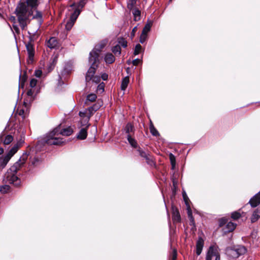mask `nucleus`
<instances>
[{
    "label": "nucleus",
    "mask_w": 260,
    "mask_h": 260,
    "mask_svg": "<svg viewBox=\"0 0 260 260\" xmlns=\"http://www.w3.org/2000/svg\"><path fill=\"white\" fill-rule=\"evenodd\" d=\"M38 5V0H27L26 4L24 3L19 4L16 8L15 13L20 27L24 29L29 23V17L32 14L31 9L36 8Z\"/></svg>",
    "instance_id": "nucleus-1"
},
{
    "label": "nucleus",
    "mask_w": 260,
    "mask_h": 260,
    "mask_svg": "<svg viewBox=\"0 0 260 260\" xmlns=\"http://www.w3.org/2000/svg\"><path fill=\"white\" fill-rule=\"evenodd\" d=\"M28 154L27 152L23 153L18 161L16 162L5 174L4 181L6 183L13 184L15 186L20 185V179L16 175L17 171L23 165L28 158Z\"/></svg>",
    "instance_id": "nucleus-2"
},
{
    "label": "nucleus",
    "mask_w": 260,
    "mask_h": 260,
    "mask_svg": "<svg viewBox=\"0 0 260 260\" xmlns=\"http://www.w3.org/2000/svg\"><path fill=\"white\" fill-rule=\"evenodd\" d=\"M86 0H81L78 4V8H76L72 13L70 19L67 21L66 24V28L67 30H70L74 25L76 19L79 15L81 10L85 5Z\"/></svg>",
    "instance_id": "nucleus-3"
},
{
    "label": "nucleus",
    "mask_w": 260,
    "mask_h": 260,
    "mask_svg": "<svg viewBox=\"0 0 260 260\" xmlns=\"http://www.w3.org/2000/svg\"><path fill=\"white\" fill-rule=\"evenodd\" d=\"M59 128H55L49 134H47L45 139L44 141L49 145H59L62 144L63 142L62 139L55 137L58 135Z\"/></svg>",
    "instance_id": "nucleus-4"
},
{
    "label": "nucleus",
    "mask_w": 260,
    "mask_h": 260,
    "mask_svg": "<svg viewBox=\"0 0 260 260\" xmlns=\"http://www.w3.org/2000/svg\"><path fill=\"white\" fill-rule=\"evenodd\" d=\"M99 109V106L94 105L85 109L84 111L79 112V115L81 118L82 125H86L88 124L90 117L93 115V112Z\"/></svg>",
    "instance_id": "nucleus-5"
},
{
    "label": "nucleus",
    "mask_w": 260,
    "mask_h": 260,
    "mask_svg": "<svg viewBox=\"0 0 260 260\" xmlns=\"http://www.w3.org/2000/svg\"><path fill=\"white\" fill-rule=\"evenodd\" d=\"M107 43V41L104 40L99 45L95 46L94 48L90 52L89 54V60H94V62H96V60L99 61V55L102 49L106 46Z\"/></svg>",
    "instance_id": "nucleus-6"
},
{
    "label": "nucleus",
    "mask_w": 260,
    "mask_h": 260,
    "mask_svg": "<svg viewBox=\"0 0 260 260\" xmlns=\"http://www.w3.org/2000/svg\"><path fill=\"white\" fill-rule=\"evenodd\" d=\"M89 62L91 63L90 67L88 70L86 76L85 80L86 82H88L91 81L92 79L95 76L94 74L95 73L96 69L99 63V61L96 60V62H94V60H90Z\"/></svg>",
    "instance_id": "nucleus-7"
},
{
    "label": "nucleus",
    "mask_w": 260,
    "mask_h": 260,
    "mask_svg": "<svg viewBox=\"0 0 260 260\" xmlns=\"http://www.w3.org/2000/svg\"><path fill=\"white\" fill-rule=\"evenodd\" d=\"M206 260H220V255L217 247L214 246L209 247Z\"/></svg>",
    "instance_id": "nucleus-8"
},
{
    "label": "nucleus",
    "mask_w": 260,
    "mask_h": 260,
    "mask_svg": "<svg viewBox=\"0 0 260 260\" xmlns=\"http://www.w3.org/2000/svg\"><path fill=\"white\" fill-rule=\"evenodd\" d=\"M246 252V249L243 246H238L234 249L229 251V254L234 258H236L243 255Z\"/></svg>",
    "instance_id": "nucleus-9"
},
{
    "label": "nucleus",
    "mask_w": 260,
    "mask_h": 260,
    "mask_svg": "<svg viewBox=\"0 0 260 260\" xmlns=\"http://www.w3.org/2000/svg\"><path fill=\"white\" fill-rule=\"evenodd\" d=\"M26 48L28 55L27 62L28 63H32L34 60V56L35 53L34 45L31 42H28L26 44Z\"/></svg>",
    "instance_id": "nucleus-10"
},
{
    "label": "nucleus",
    "mask_w": 260,
    "mask_h": 260,
    "mask_svg": "<svg viewBox=\"0 0 260 260\" xmlns=\"http://www.w3.org/2000/svg\"><path fill=\"white\" fill-rule=\"evenodd\" d=\"M249 204L253 208L256 207L260 204V191L250 199Z\"/></svg>",
    "instance_id": "nucleus-11"
},
{
    "label": "nucleus",
    "mask_w": 260,
    "mask_h": 260,
    "mask_svg": "<svg viewBox=\"0 0 260 260\" xmlns=\"http://www.w3.org/2000/svg\"><path fill=\"white\" fill-rule=\"evenodd\" d=\"M204 241L202 237H199L196 243V253L199 255L203 249Z\"/></svg>",
    "instance_id": "nucleus-12"
},
{
    "label": "nucleus",
    "mask_w": 260,
    "mask_h": 260,
    "mask_svg": "<svg viewBox=\"0 0 260 260\" xmlns=\"http://www.w3.org/2000/svg\"><path fill=\"white\" fill-rule=\"evenodd\" d=\"M10 158L11 157L7 154L0 156V170H2L6 167Z\"/></svg>",
    "instance_id": "nucleus-13"
},
{
    "label": "nucleus",
    "mask_w": 260,
    "mask_h": 260,
    "mask_svg": "<svg viewBox=\"0 0 260 260\" xmlns=\"http://www.w3.org/2000/svg\"><path fill=\"white\" fill-rule=\"evenodd\" d=\"M58 41L55 37L51 38L47 42V46L51 49L55 48L58 45Z\"/></svg>",
    "instance_id": "nucleus-14"
},
{
    "label": "nucleus",
    "mask_w": 260,
    "mask_h": 260,
    "mask_svg": "<svg viewBox=\"0 0 260 260\" xmlns=\"http://www.w3.org/2000/svg\"><path fill=\"white\" fill-rule=\"evenodd\" d=\"M57 128H59L58 134H60L62 136H69L73 133V129L71 127H68L67 128H64L62 130H60V127H57Z\"/></svg>",
    "instance_id": "nucleus-15"
},
{
    "label": "nucleus",
    "mask_w": 260,
    "mask_h": 260,
    "mask_svg": "<svg viewBox=\"0 0 260 260\" xmlns=\"http://www.w3.org/2000/svg\"><path fill=\"white\" fill-rule=\"evenodd\" d=\"M132 11L134 16V20L135 21H138L141 19V11L137 8H134Z\"/></svg>",
    "instance_id": "nucleus-16"
},
{
    "label": "nucleus",
    "mask_w": 260,
    "mask_h": 260,
    "mask_svg": "<svg viewBox=\"0 0 260 260\" xmlns=\"http://www.w3.org/2000/svg\"><path fill=\"white\" fill-rule=\"evenodd\" d=\"M89 124L85 125V128H82L80 129V132L78 133L77 136V138L80 140H84L86 139L87 137V127L88 126Z\"/></svg>",
    "instance_id": "nucleus-17"
},
{
    "label": "nucleus",
    "mask_w": 260,
    "mask_h": 260,
    "mask_svg": "<svg viewBox=\"0 0 260 260\" xmlns=\"http://www.w3.org/2000/svg\"><path fill=\"white\" fill-rule=\"evenodd\" d=\"M104 60L107 63H112L115 60L114 56L111 53H107L105 54Z\"/></svg>",
    "instance_id": "nucleus-18"
},
{
    "label": "nucleus",
    "mask_w": 260,
    "mask_h": 260,
    "mask_svg": "<svg viewBox=\"0 0 260 260\" xmlns=\"http://www.w3.org/2000/svg\"><path fill=\"white\" fill-rule=\"evenodd\" d=\"M260 218V210L257 209L253 213L251 217L252 222L256 221Z\"/></svg>",
    "instance_id": "nucleus-19"
},
{
    "label": "nucleus",
    "mask_w": 260,
    "mask_h": 260,
    "mask_svg": "<svg viewBox=\"0 0 260 260\" xmlns=\"http://www.w3.org/2000/svg\"><path fill=\"white\" fill-rule=\"evenodd\" d=\"M129 83V78L128 77H124L121 83V88L122 90H125L127 87Z\"/></svg>",
    "instance_id": "nucleus-20"
},
{
    "label": "nucleus",
    "mask_w": 260,
    "mask_h": 260,
    "mask_svg": "<svg viewBox=\"0 0 260 260\" xmlns=\"http://www.w3.org/2000/svg\"><path fill=\"white\" fill-rule=\"evenodd\" d=\"M124 131H125V133L126 134H127V135H131V133H134V126H133V125L131 123H128L125 126Z\"/></svg>",
    "instance_id": "nucleus-21"
},
{
    "label": "nucleus",
    "mask_w": 260,
    "mask_h": 260,
    "mask_svg": "<svg viewBox=\"0 0 260 260\" xmlns=\"http://www.w3.org/2000/svg\"><path fill=\"white\" fill-rule=\"evenodd\" d=\"M152 25V22L151 21H147L145 24L144 27L143 29L142 32L143 33L147 34L150 31L151 26Z\"/></svg>",
    "instance_id": "nucleus-22"
},
{
    "label": "nucleus",
    "mask_w": 260,
    "mask_h": 260,
    "mask_svg": "<svg viewBox=\"0 0 260 260\" xmlns=\"http://www.w3.org/2000/svg\"><path fill=\"white\" fill-rule=\"evenodd\" d=\"M19 147V146L18 144L14 145L9 151L7 155L11 158L12 156L17 151Z\"/></svg>",
    "instance_id": "nucleus-23"
},
{
    "label": "nucleus",
    "mask_w": 260,
    "mask_h": 260,
    "mask_svg": "<svg viewBox=\"0 0 260 260\" xmlns=\"http://www.w3.org/2000/svg\"><path fill=\"white\" fill-rule=\"evenodd\" d=\"M127 139L129 142V143L131 144V145L133 147H137V141L134 139L133 138H132L131 136V135H127Z\"/></svg>",
    "instance_id": "nucleus-24"
},
{
    "label": "nucleus",
    "mask_w": 260,
    "mask_h": 260,
    "mask_svg": "<svg viewBox=\"0 0 260 260\" xmlns=\"http://www.w3.org/2000/svg\"><path fill=\"white\" fill-rule=\"evenodd\" d=\"M57 58H58L57 55H55L52 57V62L48 67L49 72H50L54 68L55 64H56V63L57 62Z\"/></svg>",
    "instance_id": "nucleus-25"
},
{
    "label": "nucleus",
    "mask_w": 260,
    "mask_h": 260,
    "mask_svg": "<svg viewBox=\"0 0 260 260\" xmlns=\"http://www.w3.org/2000/svg\"><path fill=\"white\" fill-rule=\"evenodd\" d=\"M236 226V224L235 223L232 222H229L226 225L227 232H232L235 229Z\"/></svg>",
    "instance_id": "nucleus-26"
},
{
    "label": "nucleus",
    "mask_w": 260,
    "mask_h": 260,
    "mask_svg": "<svg viewBox=\"0 0 260 260\" xmlns=\"http://www.w3.org/2000/svg\"><path fill=\"white\" fill-rule=\"evenodd\" d=\"M13 140V138L11 135H7L5 137V139L3 141L4 145H9Z\"/></svg>",
    "instance_id": "nucleus-27"
},
{
    "label": "nucleus",
    "mask_w": 260,
    "mask_h": 260,
    "mask_svg": "<svg viewBox=\"0 0 260 260\" xmlns=\"http://www.w3.org/2000/svg\"><path fill=\"white\" fill-rule=\"evenodd\" d=\"M112 51L115 54H118L120 55L121 54V47L119 45H116L112 48Z\"/></svg>",
    "instance_id": "nucleus-28"
},
{
    "label": "nucleus",
    "mask_w": 260,
    "mask_h": 260,
    "mask_svg": "<svg viewBox=\"0 0 260 260\" xmlns=\"http://www.w3.org/2000/svg\"><path fill=\"white\" fill-rule=\"evenodd\" d=\"M173 220L175 221L179 222L180 220V216L178 210L173 211Z\"/></svg>",
    "instance_id": "nucleus-29"
},
{
    "label": "nucleus",
    "mask_w": 260,
    "mask_h": 260,
    "mask_svg": "<svg viewBox=\"0 0 260 260\" xmlns=\"http://www.w3.org/2000/svg\"><path fill=\"white\" fill-rule=\"evenodd\" d=\"M96 98H97V96L95 94L91 93L87 96L86 102L88 101L93 102L95 101Z\"/></svg>",
    "instance_id": "nucleus-30"
},
{
    "label": "nucleus",
    "mask_w": 260,
    "mask_h": 260,
    "mask_svg": "<svg viewBox=\"0 0 260 260\" xmlns=\"http://www.w3.org/2000/svg\"><path fill=\"white\" fill-rule=\"evenodd\" d=\"M118 45H119L120 46H121L124 48L127 46V41L122 38H118Z\"/></svg>",
    "instance_id": "nucleus-31"
},
{
    "label": "nucleus",
    "mask_w": 260,
    "mask_h": 260,
    "mask_svg": "<svg viewBox=\"0 0 260 260\" xmlns=\"http://www.w3.org/2000/svg\"><path fill=\"white\" fill-rule=\"evenodd\" d=\"M137 0H128V3L127 4V8L129 10H132L134 8L135 5L136 4Z\"/></svg>",
    "instance_id": "nucleus-32"
},
{
    "label": "nucleus",
    "mask_w": 260,
    "mask_h": 260,
    "mask_svg": "<svg viewBox=\"0 0 260 260\" xmlns=\"http://www.w3.org/2000/svg\"><path fill=\"white\" fill-rule=\"evenodd\" d=\"M182 196H183L184 202L185 203L186 206H190V205H189L190 201H189V199L188 198V197H187V194H186L185 192L184 191L183 192Z\"/></svg>",
    "instance_id": "nucleus-33"
},
{
    "label": "nucleus",
    "mask_w": 260,
    "mask_h": 260,
    "mask_svg": "<svg viewBox=\"0 0 260 260\" xmlns=\"http://www.w3.org/2000/svg\"><path fill=\"white\" fill-rule=\"evenodd\" d=\"M10 189V187L8 185H4L0 186V191L2 193H6Z\"/></svg>",
    "instance_id": "nucleus-34"
},
{
    "label": "nucleus",
    "mask_w": 260,
    "mask_h": 260,
    "mask_svg": "<svg viewBox=\"0 0 260 260\" xmlns=\"http://www.w3.org/2000/svg\"><path fill=\"white\" fill-rule=\"evenodd\" d=\"M186 209L187 211L188 216L191 221H193L192 211L190 206H186Z\"/></svg>",
    "instance_id": "nucleus-35"
},
{
    "label": "nucleus",
    "mask_w": 260,
    "mask_h": 260,
    "mask_svg": "<svg viewBox=\"0 0 260 260\" xmlns=\"http://www.w3.org/2000/svg\"><path fill=\"white\" fill-rule=\"evenodd\" d=\"M150 131L153 136H157L159 135V133L156 129L152 125L150 127Z\"/></svg>",
    "instance_id": "nucleus-36"
},
{
    "label": "nucleus",
    "mask_w": 260,
    "mask_h": 260,
    "mask_svg": "<svg viewBox=\"0 0 260 260\" xmlns=\"http://www.w3.org/2000/svg\"><path fill=\"white\" fill-rule=\"evenodd\" d=\"M147 37V34L145 33L142 32L140 37V42L143 44L146 41Z\"/></svg>",
    "instance_id": "nucleus-37"
},
{
    "label": "nucleus",
    "mask_w": 260,
    "mask_h": 260,
    "mask_svg": "<svg viewBox=\"0 0 260 260\" xmlns=\"http://www.w3.org/2000/svg\"><path fill=\"white\" fill-rule=\"evenodd\" d=\"M142 49V46L140 44H137L135 48L134 54L138 55L140 53Z\"/></svg>",
    "instance_id": "nucleus-38"
},
{
    "label": "nucleus",
    "mask_w": 260,
    "mask_h": 260,
    "mask_svg": "<svg viewBox=\"0 0 260 260\" xmlns=\"http://www.w3.org/2000/svg\"><path fill=\"white\" fill-rule=\"evenodd\" d=\"M240 216H241L240 213L238 212H234L232 213V216H231L232 218L234 220L239 219L240 217Z\"/></svg>",
    "instance_id": "nucleus-39"
},
{
    "label": "nucleus",
    "mask_w": 260,
    "mask_h": 260,
    "mask_svg": "<svg viewBox=\"0 0 260 260\" xmlns=\"http://www.w3.org/2000/svg\"><path fill=\"white\" fill-rule=\"evenodd\" d=\"M145 159L146 160V162H147L148 164L150 165H152L154 162H153V158L150 155V154H149V155H148L146 158H145Z\"/></svg>",
    "instance_id": "nucleus-40"
},
{
    "label": "nucleus",
    "mask_w": 260,
    "mask_h": 260,
    "mask_svg": "<svg viewBox=\"0 0 260 260\" xmlns=\"http://www.w3.org/2000/svg\"><path fill=\"white\" fill-rule=\"evenodd\" d=\"M139 152V154L142 157H144V158H146L148 155H149V153H147L146 152H144L143 151H142V150L141 149H139L138 150Z\"/></svg>",
    "instance_id": "nucleus-41"
},
{
    "label": "nucleus",
    "mask_w": 260,
    "mask_h": 260,
    "mask_svg": "<svg viewBox=\"0 0 260 260\" xmlns=\"http://www.w3.org/2000/svg\"><path fill=\"white\" fill-rule=\"evenodd\" d=\"M104 86H105V84L104 83H102L100 84L98 86L97 90L101 92H103L104 91Z\"/></svg>",
    "instance_id": "nucleus-42"
},
{
    "label": "nucleus",
    "mask_w": 260,
    "mask_h": 260,
    "mask_svg": "<svg viewBox=\"0 0 260 260\" xmlns=\"http://www.w3.org/2000/svg\"><path fill=\"white\" fill-rule=\"evenodd\" d=\"M91 81L96 84H98L101 81V77L99 76H95L92 79Z\"/></svg>",
    "instance_id": "nucleus-43"
},
{
    "label": "nucleus",
    "mask_w": 260,
    "mask_h": 260,
    "mask_svg": "<svg viewBox=\"0 0 260 260\" xmlns=\"http://www.w3.org/2000/svg\"><path fill=\"white\" fill-rule=\"evenodd\" d=\"M33 18H35V19H38L39 21H41V18H42V14H41V13L40 12L37 11L36 12V14L35 16H33Z\"/></svg>",
    "instance_id": "nucleus-44"
},
{
    "label": "nucleus",
    "mask_w": 260,
    "mask_h": 260,
    "mask_svg": "<svg viewBox=\"0 0 260 260\" xmlns=\"http://www.w3.org/2000/svg\"><path fill=\"white\" fill-rule=\"evenodd\" d=\"M37 82H38V81L37 79H32L30 81V86L31 88L35 87L37 85Z\"/></svg>",
    "instance_id": "nucleus-45"
},
{
    "label": "nucleus",
    "mask_w": 260,
    "mask_h": 260,
    "mask_svg": "<svg viewBox=\"0 0 260 260\" xmlns=\"http://www.w3.org/2000/svg\"><path fill=\"white\" fill-rule=\"evenodd\" d=\"M177 258V251L174 249L172 253L171 260H176Z\"/></svg>",
    "instance_id": "nucleus-46"
},
{
    "label": "nucleus",
    "mask_w": 260,
    "mask_h": 260,
    "mask_svg": "<svg viewBox=\"0 0 260 260\" xmlns=\"http://www.w3.org/2000/svg\"><path fill=\"white\" fill-rule=\"evenodd\" d=\"M13 29H14V31H15L16 33H17V34H19L20 33L19 28L18 26L17 25L13 24Z\"/></svg>",
    "instance_id": "nucleus-47"
},
{
    "label": "nucleus",
    "mask_w": 260,
    "mask_h": 260,
    "mask_svg": "<svg viewBox=\"0 0 260 260\" xmlns=\"http://www.w3.org/2000/svg\"><path fill=\"white\" fill-rule=\"evenodd\" d=\"M42 74V71L38 70H36L35 73V75L37 77H40Z\"/></svg>",
    "instance_id": "nucleus-48"
},
{
    "label": "nucleus",
    "mask_w": 260,
    "mask_h": 260,
    "mask_svg": "<svg viewBox=\"0 0 260 260\" xmlns=\"http://www.w3.org/2000/svg\"><path fill=\"white\" fill-rule=\"evenodd\" d=\"M137 26L134 27L133 28V29H132V31L131 32V34L132 38H133L135 36V33L137 31Z\"/></svg>",
    "instance_id": "nucleus-49"
},
{
    "label": "nucleus",
    "mask_w": 260,
    "mask_h": 260,
    "mask_svg": "<svg viewBox=\"0 0 260 260\" xmlns=\"http://www.w3.org/2000/svg\"><path fill=\"white\" fill-rule=\"evenodd\" d=\"M101 78H102V79L103 80H105V81L107 80L108 79V75L106 73H103L101 75Z\"/></svg>",
    "instance_id": "nucleus-50"
},
{
    "label": "nucleus",
    "mask_w": 260,
    "mask_h": 260,
    "mask_svg": "<svg viewBox=\"0 0 260 260\" xmlns=\"http://www.w3.org/2000/svg\"><path fill=\"white\" fill-rule=\"evenodd\" d=\"M140 62V59H136L133 61V64L134 66L138 65Z\"/></svg>",
    "instance_id": "nucleus-51"
},
{
    "label": "nucleus",
    "mask_w": 260,
    "mask_h": 260,
    "mask_svg": "<svg viewBox=\"0 0 260 260\" xmlns=\"http://www.w3.org/2000/svg\"><path fill=\"white\" fill-rule=\"evenodd\" d=\"M33 93H34V91L32 90V89H30L27 92V94L28 95V96H32L33 95Z\"/></svg>",
    "instance_id": "nucleus-52"
},
{
    "label": "nucleus",
    "mask_w": 260,
    "mask_h": 260,
    "mask_svg": "<svg viewBox=\"0 0 260 260\" xmlns=\"http://www.w3.org/2000/svg\"><path fill=\"white\" fill-rule=\"evenodd\" d=\"M4 152V149L2 148H0V155L2 154Z\"/></svg>",
    "instance_id": "nucleus-53"
},
{
    "label": "nucleus",
    "mask_w": 260,
    "mask_h": 260,
    "mask_svg": "<svg viewBox=\"0 0 260 260\" xmlns=\"http://www.w3.org/2000/svg\"><path fill=\"white\" fill-rule=\"evenodd\" d=\"M12 19H13V20H15V17H13L12 18Z\"/></svg>",
    "instance_id": "nucleus-54"
},
{
    "label": "nucleus",
    "mask_w": 260,
    "mask_h": 260,
    "mask_svg": "<svg viewBox=\"0 0 260 260\" xmlns=\"http://www.w3.org/2000/svg\"><path fill=\"white\" fill-rule=\"evenodd\" d=\"M21 75H20V76H19V78H20V79L21 78Z\"/></svg>",
    "instance_id": "nucleus-55"
},
{
    "label": "nucleus",
    "mask_w": 260,
    "mask_h": 260,
    "mask_svg": "<svg viewBox=\"0 0 260 260\" xmlns=\"http://www.w3.org/2000/svg\"><path fill=\"white\" fill-rule=\"evenodd\" d=\"M73 6H74V5H71V7H73Z\"/></svg>",
    "instance_id": "nucleus-56"
}]
</instances>
